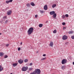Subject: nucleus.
Instances as JSON below:
<instances>
[{
	"instance_id": "f257e3e1",
	"label": "nucleus",
	"mask_w": 74,
	"mask_h": 74,
	"mask_svg": "<svg viewBox=\"0 0 74 74\" xmlns=\"http://www.w3.org/2000/svg\"><path fill=\"white\" fill-rule=\"evenodd\" d=\"M34 29L32 27H30L28 30L27 32L28 35H30L33 32Z\"/></svg>"
},
{
	"instance_id": "f03ea898",
	"label": "nucleus",
	"mask_w": 74,
	"mask_h": 74,
	"mask_svg": "<svg viewBox=\"0 0 74 74\" xmlns=\"http://www.w3.org/2000/svg\"><path fill=\"white\" fill-rule=\"evenodd\" d=\"M34 71L36 74H40L41 73V71L40 69H36Z\"/></svg>"
},
{
	"instance_id": "7ed1b4c3",
	"label": "nucleus",
	"mask_w": 74,
	"mask_h": 74,
	"mask_svg": "<svg viewBox=\"0 0 74 74\" xmlns=\"http://www.w3.org/2000/svg\"><path fill=\"white\" fill-rule=\"evenodd\" d=\"M27 69H28V67L27 66H24L23 67L22 70L23 71H27Z\"/></svg>"
},
{
	"instance_id": "20e7f679",
	"label": "nucleus",
	"mask_w": 74,
	"mask_h": 74,
	"mask_svg": "<svg viewBox=\"0 0 74 74\" xmlns=\"http://www.w3.org/2000/svg\"><path fill=\"white\" fill-rule=\"evenodd\" d=\"M66 62H67V60H66L65 59H64L62 61V63L63 64H65V63H66Z\"/></svg>"
},
{
	"instance_id": "39448f33",
	"label": "nucleus",
	"mask_w": 74,
	"mask_h": 74,
	"mask_svg": "<svg viewBox=\"0 0 74 74\" xmlns=\"http://www.w3.org/2000/svg\"><path fill=\"white\" fill-rule=\"evenodd\" d=\"M67 36L66 35L62 37V40H67Z\"/></svg>"
},
{
	"instance_id": "423d86ee",
	"label": "nucleus",
	"mask_w": 74,
	"mask_h": 74,
	"mask_svg": "<svg viewBox=\"0 0 74 74\" xmlns=\"http://www.w3.org/2000/svg\"><path fill=\"white\" fill-rule=\"evenodd\" d=\"M18 63H19L20 64H22V63H23V60H22V59H20L18 60Z\"/></svg>"
},
{
	"instance_id": "0eeeda50",
	"label": "nucleus",
	"mask_w": 74,
	"mask_h": 74,
	"mask_svg": "<svg viewBox=\"0 0 74 74\" xmlns=\"http://www.w3.org/2000/svg\"><path fill=\"white\" fill-rule=\"evenodd\" d=\"M53 42H51L49 45V46L51 47H53Z\"/></svg>"
},
{
	"instance_id": "6e6552de",
	"label": "nucleus",
	"mask_w": 74,
	"mask_h": 74,
	"mask_svg": "<svg viewBox=\"0 0 74 74\" xmlns=\"http://www.w3.org/2000/svg\"><path fill=\"white\" fill-rule=\"evenodd\" d=\"M44 10H48V6H47V5H45L44 6Z\"/></svg>"
},
{
	"instance_id": "1a4fd4ad",
	"label": "nucleus",
	"mask_w": 74,
	"mask_h": 74,
	"mask_svg": "<svg viewBox=\"0 0 74 74\" xmlns=\"http://www.w3.org/2000/svg\"><path fill=\"white\" fill-rule=\"evenodd\" d=\"M12 13V11L11 10L9 11V12H7V14L8 15H10Z\"/></svg>"
},
{
	"instance_id": "9d476101",
	"label": "nucleus",
	"mask_w": 74,
	"mask_h": 74,
	"mask_svg": "<svg viewBox=\"0 0 74 74\" xmlns=\"http://www.w3.org/2000/svg\"><path fill=\"white\" fill-rule=\"evenodd\" d=\"M12 2V0H10L9 1H6V3L7 4H8L9 3H11V2Z\"/></svg>"
},
{
	"instance_id": "9b49d317",
	"label": "nucleus",
	"mask_w": 74,
	"mask_h": 74,
	"mask_svg": "<svg viewBox=\"0 0 74 74\" xmlns=\"http://www.w3.org/2000/svg\"><path fill=\"white\" fill-rule=\"evenodd\" d=\"M55 13V12L54 11H51L50 12V15H53V14Z\"/></svg>"
},
{
	"instance_id": "f8f14e48",
	"label": "nucleus",
	"mask_w": 74,
	"mask_h": 74,
	"mask_svg": "<svg viewBox=\"0 0 74 74\" xmlns=\"http://www.w3.org/2000/svg\"><path fill=\"white\" fill-rule=\"evenodd\" d=\"M3 69H4L3 67L2 68V66H1L0 65V72L3 71Z\"/></svg>"
},
{
	"instance_id": "ddd939ff",
	"label": "nucleus",
	"mask_w": 74,
	"mask_h": 74,
	"mask_svg": "<svg viewBox=\"0 0 74 74\" xmlns=\"http://www.w3.org/2000/svg\"><path fill=\"white\" fill-rule=\"evenodd\" d=\"M56 13H54L53 16V17L55 19L56 18Z\"/></svg>"
},
{
	"instance_id": "4468645a",
	"label": "nucleus",
	"mask_w": 74,
	"mask_h": 74,
	"mask_svg": "<svg viewBox=\"0 0 74 74\" xmlns=\"http://www.w3.org/2000/svg\"><path fill=\"white\" fill-rule=\"evenodd\" d=\"M4 55V53H3L0 52V56H3Z\"/></svg>"
},
{
	"instance_id": "2eb2a0df",
	"label": "nucleus",
	"mask_w": 74,
	"mask_h": 74,
	"mask_svg": "<svg viewBox=\"0 0 74 74\" xmlns=\"http://www.w3.org/2000/svg\"><path fill=\"white\" fill-rule=\"evenodd\" d=\"M30 4L32 6H34V5H35V4H34V2H31Z\"/></svg>"
},
{
	"instance_id": "dca6fc26",
	"label": "nucleus",
	"mask_w": 74,
	"mask_h": 74,
	"mask_svg": "<svg viewBox=\"0 0 74 74\" xmlns=\"http://www.w3.org/2000/svg\"><path fill=\"white\" fill-rule=\"evenodd\" d=\"M56 7V4H54L52 6V7L53 8H55Z\"/></svg>"
},
{
	"instance_id": "f3484780",
	"label": "nucleus",
	"mask_w": 74,
	"mask_h": 74,
	"mask_svg": "<svg viewBox=\"0 0 74 74\" xmlns=\"http://www.w3.org/2000/svg\"><path fill=\"white\" fill-rule=\"evenodd\" d=\"M68 33L69 34H73V33H74V32L73 31H69V32Z\"/></svg>"
},
{
	"instance_id": "a211bd4d",
	"label": "nucleus",
	"mask_w": 74,
	"mask_h": 74,
	"mask_svg": "<svg viewBox=\"0 0 74 74\" xmlns=\"http://www.w3.org/2000/svg\"><path fill=\"white\" fill-rule=\"evenodd\" d=\"M13 66L14 67H15V66H17V63H14L13 64Z\"/></svg>"
},
{
	"instance_id": "6ab92c4d",
	"label": "nucleus",
	"mask_w": 74,
	"mask_h": 74,
	"mask_svg": "<svg viewBox=\"0 0 74 74\" xmlns=\"http://www.w3.org/2000/svg\"><path fill=\"white\" fill-rule=\"evenodd\" d=\"M26 5L27 7H30V5L29 3L27 4Z\"/></svg>"
},
{
	"instance_id": "aec40b11",
	"label": "nucleus",
	"mask_w": 74,
	"mask_h": 74,
	"mask_svg": "<svg viewBox=\"0 0 74 74\" xmlns=\"http://www.w3.org/2000/svg\"><path fill=\"white\" fill-rule=\"evenodd\" d=\"M43 26L42 24H40L39 25V26L40 27H42Z\"/></svg>"
},
{
	"instance_id": "412c9836",
	"label": "nucleus",
	"mask_w": 74,
	"mask_h": 74,
	"mask_svg": "<svg viewBox=\"0 0 74 74\" xmlns=\"http://www.w3.org/2000/svg\"><path fill=\"white\" fill-rule=\"evenodd\" d=\"M62 70H64V69H65V66H62Z\"/></svg>"
},
{
	"instance_id": "4be33fe9",
	"label": "nucleus",
	"mask_w": 74,
	"mask_h": 74,
	"mask_svg": "<svg viewBox=\"0 0 74 74\" xmlns=\"http://www.w3.org/2000/svg\"><path fill=\"white\" fill-rule=\"evenodd\" d=\"M30 74H36V72H35V71H34L33 72L30 73Z\"/></svg>"
},
{
	"instance_id": "5701e85b",
	"label": "nucleus",
	"mask_w": 74,
	"mask_h": 74,
	"mask_svg": "<svg viewBox=\"0 0 74 74\" xmlns=\"http://www.w3.org/2000/svg\"><path fill=\"white\" fill-rule=\"evenodd\" d=\"M32 70H33V68H29V71H32Z\"/></svg>"
},
{
	"instance_id": "b1692460",
	"label": "nucleus",
	"mask_w": 74,
	"mask_h": 74,
	"mask_svg": "<svg viewBox=\"0 0 74 74\" xmlns=\"http://www.w3.org/2000/svg\"><path fill=\"white\" fill-rule=\"evenodd\" d=\"M46 59V57H45V58H42L41 60H45Z\"/></svg>"
},
{
	"instance_id": "393cba45",
	"label": "nucleus",
	"mask_w": 74,
	"mask_h": 74,
	"mask_svg": "<svg viewBox=\"0 0 74 74\" xmlns=\"http://www.w3.org/2000/svg\"><path fill=\"white\" fill-rule=\"evenodd\" d=\"M24 62H25V63H26V62H27V61H28V60L27 59H26L24 60Z\"/></svg>"
},
{
	"instance_id": "a878e982",
	"label": "nucleus",
	"mask_w": 74,
	"mask_h": 74,
	"mask_svg": "<svg viewBox=\"0 0 74 74\" xmlns=\"http://www.w3.org/2000/svg\"><path fill=\"white\" fill-rule=\"evenodd\" d=\"M56 32L57 31L56 29L54 30L53 32V33H56Z\"/></svg>"
},
{
	"instance_id": "bb28decb",
	"label": "nucleus",
	"mask_w": 74,
	"mask_h": 74,
	"mask_svg": "<svg viewBox=\"0 0 74 74\" xmlns=\"http://www.w3.org/2000/svg\"><path fill=\"white\" fill-rule=\"evenodd\" d=\"M8 57V56L7 55H5L4 57V58H7V57Z\"/></svg>"
},
{
	"instance_id": "cd10ccee",
	"label": "nucleus",
	"mask_w": 74,
	"mask_h": 74,
	"mask_svg": "<svg viewBox=\"0 0 74 74\" xmlns=\"http://www.w3.org/2000/svg\"><path fill=\"white\" fill-rule=\"evenodd\" d=\"M40 12L41 13H44V11L42 10H40Z\"/></svg>"
},
{
	"instance_id": "c85d7f7f",
	"label": "nucleus",
	"mask_w": 74,
	"mask_h": 74,
	"mask_svg": "<svg viewBox=\"0 0 74 74\" xmlns=\"http://www.w3.org/2000/svg\"><path fill=\"white\" fill-rule=\"evenodd\" d=\"M6 16H4L3 17L2 19H6Z\"/></svg>"
},
{
	"instance_id": "c756f323",
	"label": "nucleus",
	"mask_w": 74,
	"mask_h": 74,
	"mask_svg": "<svg viewBox=\"0 0 74 74\" xmlns=\"http://www.w3.org/2000/svg\"><path fill=\"white\" fill-rule=\"evenodd\" d=\"M72 39H73V40H74V36H72L71 37Z\"/></svg>"
},
{
	"instance_id": "7c9ffc66",
	"label": "nucleus",
	"mask_w": 74,
	"mask_h": 74,
	"mask_svg": "<svg viewBox=\"0 0 74 74\" xmlns=\"http://www.w3.org/2000/svg\"><path fill=\"white\" fill-rule=\"evenodd\" d=\"M65 16L66 17H69V15H68V14H65Z\"/></svg>"
},
{
	"instance_id": "2f4dec72",
	"label": "nucleus",
	"mask_w": 74,
	"mask_h": 74,
	"mask_svg": "<svg viewBox=\"0 0 74 74\" xmlns=\"http://www.w3.org/2000/svg\"><path fill=\"white\" fill-rule=\"evenodd\" d=\"M18 51H21V48H20V47H18Z\"/></svg>"
},
{
	"instance_id": "473e14b6",
	"label": "nucleus",
	"mask_w": 74,
	"mask_h": 74,
	"mask_svg": "<svg viewBox=\"0 0 74 74\" xmlns=\"http://www.w3.org/2000/svg\"><path fill=\"white\" fill-rule=\"evenodd\" d=\"M35 18H37L38 17V15L37 14L35 16Z\"/></svg>"
},
{
	"instance_id": "72a5a7b5",
	"label": "nucleus",
	"mask_w": 74,
	"mask_h": 74,
	"mask_svg": "<svg viewBox=\"0 0 74 74\" xmlns=\"http://www.w3.org/2000/svg\"><path fill=\"white\" fill-rule=\"evenodd\" d=\"M63 25H66V23H62Z\"/></svg>"
},
{
	"instance_id": "f704fd0d",
	"label": "nucleus",
	"mask_w": 74,
	"mask_h": 74,
	"mask_svg": "<svg viewBox=\"0 0 74 74\" xmlns=\"http://www.w3.org/2000/svg\"><path fill=\"white\" fill-rule=\"evenodd\" d=\"M62 17V18H65V16L64 15H63Z\"/></svg>"
},
{
	"instance_id": "c9c22d12",
	"label": "nucleus",
	"mask_w": 74,
	"mask_h": 74,
	"mask_svg": "<svg viewBox=\"0 0 74 74\" xmlns=\"http://www.w3.org/2000/svg\"><path fill=\"white\" fill-rule=\"evenodd\" d=\"M7 23H8V20H6L5 21V24H6Z\"/></svg>"
},
{
	"instance_id": "e433bc0d",
	"label": "nucleus",
	"mask_w": 74,
	"mask_h": 74,
	"mask_svg": "<svg viewBox=\"0 0 74 74\" xmlns=\"http://www.w3.org/2000/svg\"><path fill=\"white\" fill-rule=\"evenodd\" d=\"M68 44H69V42H67L65 43V44H66V45H68Z\"/></svg>"
},
{
	"instance_id": "4c0bfd02",
	"label": "nucleus",
	"mask_w": 74,
	"mask_h": 74,
	"mask_svg": "<svg viewBox=\"0 0 74 74\" xmlns=\"http://www.w3.org/2000/svg\"><path fill=\"white\" fill-rule=\"evenodd\" d=\"M6 47H8L9 46V44H7L6 45Z\"/></svg>"
},
{
	"instance_id": "58836bf2",
	"label": "nucleus",
	"mask_w": 74,
	"mask_h": 74,
	"mask_svg": "<svg viewBox=\"0 0 74 74\" xmlns=\"http://www.w3.org/2000/svg\"><path fill=\"white\" fill-rule=\"evenodd\" d=\"M66 29V28L65 27H63V29L64 30H65V29Z\"/></svg>"
},
{
	"instance_id": "ea45409f",
	"label": "nucleus",
	"mask_w": 74,
	"mask_h": 74,
	"mask_svg": "<svg viewBox=\"0 0 74 74\" xmlns=\"http://www.w3.org/2000/svg\"><path fill=\"white\" fill-rule=\"evenodd\" d=\"M9 9V7H8V8H7L6 9H5V10H8V9Z\"/></svg>"
},
{
	"instance_id": "a19ab883",
	"label": "nucleus",
	"mask_w": 74,
	"mask_h": 74,
	"mask_svg": "<svg viewBox=\"0 0 74 74\" xmlns=\"http://www.w3.org/2000/svg\"><path fill=\"white\" fill-rule=\"evenodd\" d=\"M43 56H46V54H43Z\"/></svg>"
},
{
	"instance_id": "79ce46f5",
	"label": "nucleus",
	"mask_w": 74,
	"mask_h": 74,
	"mask_svg": "<svg viewBox=\"0 0 74 74\" xmlns=\"http://www.w3.org/2000/svg\"><path fill=\"white\" fill-rule=\"evenodd\" d=\"M30 66L32 65V63H30Z\"/></svg>"
},
{
	"instance_id": "37998d69",
	"label": "nucleus",
	"mask_w": 74,
	"mask_h": 74,
	"mask_svg": "<svg viewBox=\"0 0 74 74\" xmlns=\"http://www.w3.org/2000/svg\"><path fill=\"white\" fill-rule=\"evenodd\" d=\"M21 45H22V42H21L20 43Z\"/></svg>"
},
{
	"instance_id": "c03bdc74",
	"label": "nucleus",
	"mask_w": 74,
	"mask_h": 74,
	"mask_svg": "<svg viewBox=\"0 0 74 74\" xmlns=\"http://www.w3.org/2000/svg\"><path fill=\"white\" fill-rule=\"evenodd\" d=\"M1 34L0 33V35H1Z\"/></svg>"
},
{
	"instance_id": "a18cd8bd",
	"label": "nucleus",
	"mask_w": 74,
	"mask_h": 74,
	"mask_svg": "<svg viewBox=\"0 0 74 74\" xmlns=\"http://www.w3.org/2000/svg\"><path fill=\"white\" fill-rule=\"evenodd\" d=\"M10 74H13L12 73H11Z\"/></svg>"
},
{
	"instance_id": "49530a36",
	"label": "nucleus",
	"mask_w": 74,
	"mask_h": 74,
	"mask_svg": "<svg viewBox=\"0 0 74 74\" xmlns=\"http://www.w3.org/2000/svg\"><path fill=\"white\" fill-rule=\"evenodd\" d=\"M27 72H28V73H29V71H28Z\"/></svg>"
}]
</instances>
